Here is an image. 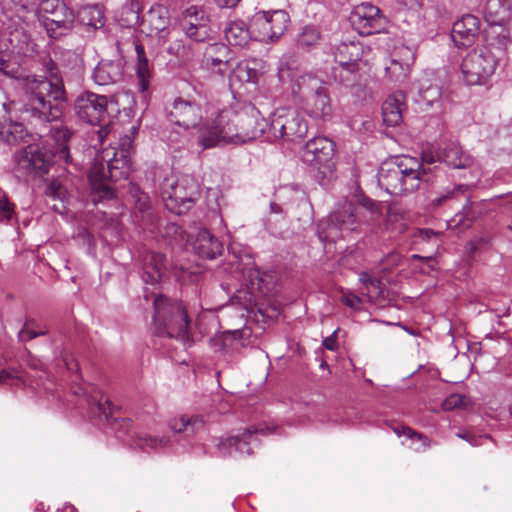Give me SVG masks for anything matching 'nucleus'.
Here are the masks:
<instances>
[{
  "instance_id": "11",
  "label": "nucleus",
  "mask_w": 512,
  "mask_h": 512,
  "mask_svg": "<svg viewBox=\"0 0 512 512\" xmlns=\"http://www.w3.org/2000/svg\"><path fill=\"white\" fill-rule=\"evenodd\" d=\"M290 17L284 10L260 11L251 19L254 39L261 42L278 40L287 30Z\"/></svg>"
},
{
  "instance_id": "44",
  "label": "nucleus",
  "mask_w": 512,
  "mask_h": 512,
  "mask_svg": "<svg viewBox=\"0 0 512 512\" xmlns=\"http://www.w3.org/2000/svg\"><path fill=\"white\" fill-rule=\"evenodd\" d=\"M234 77L243 83H255L258 80L259 72L255 67H251L248 62L239 63L234 69Z\"/></svg>"
},
{
  "instance_id": "63",
  "label": "nucleus",
  "mask_w": 512,
  "mask_h": 512,
  "mask_svg": "<svg viewBox=\"0 0 512 512\" xmlns=\"http://www.w3.org/2000/svg\"><path fill=\"white\" fill-rule=\"evenodd\" d=\"M184 50H185V46H184L182 40H176L173 44H171L167 48V52L170 55H174V56H179V55L183 54Z\"/></svg>"
},
{
  "instance_id": "33",
  "label": "nucleus",
  "mask_w": 512,
  "mask_h": 512,
  "mask_svg": "<svg viewBox=\"0 0 512 512\" xmlns=\"http://www.w3.org/2000/svg\"><path fill=\"white\" fill-rule=\"evenodd\" d=\"M170 427L175 433H185L186 436H190L204 428V420L198 415H182L172 420Z\"/></svg>"
},
{
  "instance_id": "43",
  "label": "nucleus",
  "mask_w": 512,
  "mask_h": 512,
  "mask_svg": "<svg viewBox=\"0 0 512 512\" xmlns=\"http://www.w3.org/2000/svg\"><path fill=\"white\" fill-rule=\"evenodd\" d=\"M468 189V185L454 184L452 187H448L444 191L439 192L437 196L431 200V205L433 208L440 207L448 200L455 199L459 195L465 194Z\"/></svg>"
},
{
  "instance_id": "34",
  "label": "nucleus",
  "mask_w": 512,
  "mask_h": 512,
  "mask_svg": "<svg viewBox=\"0 0 512 512\" xmlns=\"http://www.w3.org/2000/svg\"><path fill=\"white\" fill-rule=\"evenodd\" d=\"M228 48L223 44L213 43L209 44L206 48L204 57L207 65L215 68L218 67V71L223 74L224 70L222 66L228 65Z\"/></svg>"
},
{
  "instance_id": "37",
  "label": "nucleus",
  "mask_w": 512,
  "mask_h": 512,
  "mask_svg": "<svg viewBox=\"0 0 512 512\" xmlns=\"http://www.w3.org/2000/svg\"><path fill=\"white\" fill-rule=\"evenodd\" d=\"M321 32L318 27L314 25L305 26L299 33L296 43L298 49L309 51L320 44Z\"/></svg>"
},
{
  "instance_id": "52",
  "label": "nucleus",
  "mask_w": 512,
  "mask_h": 512,
  "mask_svg": "<svg viewBox=\"0 0 512 512\" xmlns=\"http://www.w3.org/2000/svg\"><path fill=\"white\" fill-rule=\"evenodd\" d=\"M14 214V205L10 203L6 196L0 199V221L9 222Z\"/></svg>"
},
{
  "instance_id": "14",
  "label": "nucleus",
  "mask_w": 512,
  "mask_h": 512,
  "mask_svg": "<svg viewBox=\"0 0 512 512\" xmlns=\"http://www.w3.org/2000/svg\"><path fill=\"white\" fill-rule=\"evenodd\" d=\"M166 118L170 123L189 130L201 122L202 108L195 100L176 97L166 107Z\"/></svg>"
},
{
  "instance_id": "42",
  "label": "nucleus",
  "mask_w": 512,
  "mask_h": 512,
  "mask_svg": "<svg viewBox=\"0 0 512 512\" xmlns=\"http://www.w3.org/2000/svg\"><path fill=\"white\" fill-rule=\"evenodd\" d=\"M189 25L183 27V30L187 37L196 42H205L212 39L211 30L209 29L207 22L194 23L193 21L188 22Z\"/></svg>"
},
{
  "instance_id": "51",
  "label": "nucleus",
  "mask_w": 512,
  "mask_h": 512,
  "mask_svg": "<svg viewBox=\"0 0 512 512\" xmlns=\"http://www.w3.org/2000/svg\"><path fill=\"white\" fill-rule=\"evenodd\" d=\"M402 432L407 438L421 442L424 449L431 446V439L421 432H417L412 428H404Z\"/></svg>"
},
{
  "instance_id": "46",
  "label": "nucleus",
  "mask_w": 512,
  "mask_h": 512,
  "mask_svg": "<svg viewBox=\"0 0 512 512\" xmlns=\"http://www.w3.org/2000/svg\"><path fill=\"white\" fill-rule=\"evenodd\" d=\"M441 95L442 91L438 85H421L419 88V100L425 103L427 106H432L434 103L438 102L441 98Z\"/></svg>"
},
{
  "instance_id": "31",
  "label": "nucleus",
  "mask_w": 512,
  "mask_h": 512,
  "mask_svg": "<svg viewBox=\"0 0 512 512\" xmlns=\"http://www.w3.org/2000/svg\"><path fill=\"white\" fill-rule=\"evenodd\" d=\"M487 42V47L490 50L492 48L496 49V55L500 58L505 54L508 46L512 44V36L509 29L504 27L503 24L493 25L487 34Z\"/></svg>"
},
{
  "instance_id": "21",
  "label": "nucleus",
  "mask_w": 512,
  "mask_h": 512,
  "mask_svg": "<svg viewBox=\"0 0 512 512\" xmlns=\"http://www.w3.org/2000/svg\"><path fill=\"white\" fill-rule=\"evenodd\" d=\"M124 76V61L101 60L93 71V79L100 86L115 84L120 82Z\"/></svg>"
},
{
  "instance_id": "41",
  "label": "nucleus",
  "mask_w": 512,
  "mask_h": 512,
  "mask_svg": "<svg viewBox=\"0 0 512 512\" xmlns=\"http://www.w3.org/2000/svg\"><path fill=\"white\" fill-rule=\"evenodd\" d=\"M133 444L142 450L147 448L152 450H158L160 448H164L169 444V438L163 437H155L146 434H138L133 439Z\"/></svg>"
},
{
  "instance_id": "40",
  "label": "nucleus",
  "mask_w": 512,
  "mask_h": 512,
  "mask_svg": "<svg viewBox=\"0 0 512 512\" xmlns=\"http://www.w3.org/2000/svg\"><path fill=\"white\" fill-rule=\"evenodd\" d=\"M242 336L240 330L226 331L215 335L210 339V345L215 351L224 352L232 347L233 342L239 340Z\"/></svg>"
},
{
  "instance_id": "61",
  "label": "nucleus",
  "mask_w": 512,
  "mask_h": 512,
  "mask_svg": "<svg viewBox=\"0 0 512 512\" xmlns=\"http://www.w3.org/2000/svg\"><path fill=\"white\" fill-rule=\"evenodd\" d=\"M20 378L19 370L15 368L0 370V384H5L9 380Z\"/></svg>"
},
{
  "instance_id": "24",
  "label": "nucleus",
  "mask_w": 512,
  "mask_h": 512,
  "mask_svg": "<svg viewBox=\"0 0 512 512\" xmlns=\"http://www.w3.org/2000/svg\"><path fill=\"white\" fill-rule=\"evenodd\" d=\"M263 429H259L258 427L252 425L250 427L245 428L241 433L230 436L226 439H221L218 447L220 450L230 449L235 447L237 451L242 454L251 455L253 453L250 444L252 441L256 440V434L263 433Z\"/></svg>"
},
{
  "instance_id": "59",
  "label": "nucleus",
  "mask_w": 512,
  "mask_h": 512,
  "mask_svg": "<svg viewBox=\"0 0 512 512\" xmlns=\"http://www.w3.org/2000/svg\"><path fill=\"white\" fill-rule=\"evenodd\" d=\"M439 234H440L439 232H437L433 229L422 228V229H417L413 233V237L420 239L422 241L428 242V241L432 240L433 238H437L439 236Z\"/></svg>"
},
{
  "instance_id": "13",
  "label": "nucleus",
  "mask_w": 512,
  "mask_h": 512,
  "mask_svg": "<svg viewBox=\"0 0 512 512\" xmlns=\"http://www.w3.org/2000/svg\"><path fill=\"white\" fill-rule=\"evenodd\" d=\"M200 195L198 182L190 175L181 176L171 191L167 192L166 206L174 213L181 215L188 211Z\"/></svg>"
},
{
  "instance_id": "19",
  "label": "nucleus",
  "mask_w": 512,
  "mask_h": 512,
  "mask_svg": "<svg viewBox=\"0 0 512 512\" xmlns=\"http://www.w3.org/2000/svg\"><path fill=\"white\" fill-rule=\"evenodd\" d=\"M480 31V20L472 14H466L454 22L451 37L454 44L461 48L475 43Z\"/></svg>"
},
{
  "instance_id": "22",
  "label": "nucleus",
  "mask_w": 512,
  "mask_h": 512,
  "mask_svg": "<svg viewBox=\"0 0 512 512\" xmlns=\"http://www.w3.org/2000/svg\"><path fill=\"white\" fill-rule=\"evenodd\" d=\"M194 252L206 259H215L223 252L222 242L207 229H200L192 242Z\"/></svg>"
},
{
  "instance_id": "28",
  "label": "nucleus",
  "mask_w": 512,
  "mask_h": 512,
  "mask_svg": "<svg viewBox=\"0 0 512 512\" xmlns=\"http://www.w3.org/2000/svg\"><path fill=\"white\" fill-rule=\"evenodd\" d=\"M224 35L227 42L236 47H243L254 38L251 24L248 27L242 20L229 22L224 29Z\"/></svg>"
},
{
  "instance_id": "25",
  "label": "nucleus",
  "mask_w": 512,
  "mask_h": 512,
  "mask_svg": "<svg viewBox=\"0 0 512 512\" xmlns=\"http://www.w3.org/2000/svg\"><path fill=\"white\" fill-rule=\"evenodd\" d=\"M92 190L99 194L100 198L110 199L113 197V191L108 184L109 174L107 164L95 161L88 174Z\"/></svg>"
},
{
  "instance_id": "17",
  "label": "nucleus",
  "mask_w": 512,
  "mask_h": 512,
  "mask_svg": "<svg viewBox=\"0 0 512 512\" xmlns=\"http://www.w3.org/2000/svg\"><path fill=\"white\" fill-rule=\"evenodd\" d=\"M169 25L170 15L168 8L161 4H154L143 16L141 30L148 36H159L160 40L165 41L171 34Z\"/></svg>"
},
{
  "instance_id": "32",
  "label": "nucleus",
  "mask_w": 512,
  "mask_h": 512,
  "mask_svg": "<svg viewBox=\"0 0 512 512\" xmlns=\"http://www.w3.org/2000/svg\"><path fill=\"white\" fill-rule=\"evenodd\" d=\"M131 165V158L112 154V157L107 160L109 180L117 182L127 179L131 173Z\"/></svg>"
},
{
  "instance_id": "62",
  "label": "nucleus",
  "mask_w": 512,
  "mask_h": 512,
  "mask_svg": "<svg viewBox=\"0 0 512 512\" xmlns=\"http://www.w3.org/2000/svg\"><path fill=\"white\" fill-rule=\"evenodd\" d=\"M342 302L350 308L357 309L361 303V300L356 295H353V294L346 295L345 294L342 296Z\"/></svg>"
},
{
  "instance_id": "7",
  "label": "nucleus",
  "mask_w": 512,
  "mask_h": 512,
  "mask_svg": "<svg viewBox=\"0 0 512 512\" xmlns=\"http://www.w3.org/2000/svg\"><path fill=\"white\" fill-rule=\"evenodd\" d=\"M223 142L245 143L261 136L264 129L258 128L256 119L246 112L223 110L216 117Z\"/></svg>"
},
{
  "instance_id": "15",
  "label": "nucleus",
  "mask_w": 512,
  "mask_h": 512,
  "mask_svg": "<svg viewBox=\"0 0 512 512\" xmlns=\"http://www.w3.org/2000/svg\"><path fill=\"white\" fill-rule=\"evenodd\" d=\"M351 20L362 35L381 33L388 23L386 17L381 14V10L368 2L356 6Z\"/></svg>"
},
{
  "instance_id": "27",
  "label": "nucleus",
  "mask_w": 512,
  "mask_h": 512,
  "mask_svg": "<svg viewBox=\"0 0 512 512\" xmlns=\"http://www.w3.org/2000/svg\"><path fill=\"white\" fill-rule=\"evenodd\" d=\"M363 53L364 47L360 42H341L335 48L334 57L340 66L358 65Z\"/></svg>"
},
{
  "instance_id": "57",
  "label": "nucleus",
  "mask_w": 512,
  "mask_h": 512,
  "mask_svg": "<svg viewBox=\"0 0 512 512\" xmlns=\"http://www.w3.org/2000/svg\"><path fill=\"white\" fill-rule=\"evenodd\" d=\"M358 203L360 206L367 209L372 214H380L381 213L379 205L373 199L369 198L366 195H360L358 197Z\"/></svg>"
},
{
  "instance_id": "9",
  "label": "nucleus",
  "mask_w": 512,
  "mask_h": 512,
  "mask_svg": "<svg viewBox=\"0 0 512 512\" xmlns=\"http://www.w3.org/2000/svg\"><path fill=\"white\" fill-rule=\"evenodd\" d=\"M499 56L488 47L470 51L462 60L461 71L467 85H483L494 74Z\"/></svg>"
},
{
  "instance_id": "23",
  "label": "nucleus",
  "mask_w": 512,
  "mask_h": 512,
  "mask_svg": "<svg viewBox=\"0 0 512 512\" xmlns=\"http://www.w3.org/2000/svg\"><path fill=\"white\" fill-rule=\"evenodd\" d=\"M166 271V258L158 252H147L143 257L142 279L147 284H156L162 280Z\"/></svg>"
},
{
  "instance_id": "1",
  "label": "nucleus",
  "mask_w": 512,
  "mask_h": 512,
  "mask_svg": "<svg viewBox=\"0 0 512 512\" xmlns=\"http://www.w3.org/2000/svg\"><path fill=\"white\" fill-rule=\"evenodd\" d=\"M45 75L27 76L24 80V103L20 109L22 117L39 135L49 131L54 144L51 151L35 145H28L14 156L16 170L23 174L42 176L47 173L53 161L72 164L69 142L73 132L65 126L48 127V124L60 120L68 101L67 92L57 63L50 57L42 59Z\"/></svg>"
},
{
  "instance_id": "5",
  "label": "nucleus",
  "mask_w": 512,
  "mask_h": 512,
  "mask_svg": "<svg viewBox=\"0 0 512 512\" xmlns=\"http://www.w3.org/2000/svg\"><path fill=\"white\" fill-rule=\"evenodd\" d=\"M292 94L302 109L315 119L327 120L332 116L328 84L318 76L300 75L292 86Z\"/></svg>"
},
{
  "instance_id": "39",
  "label": "nucleus",
  "mask_w": 512,
  "mask_h": 512,
  "mask_svg": "<svg viewBox=\"0 0 512 512\" xmlns=\"http://www.w3.org/2000/svg\"><path fill=\"white\" fill-rule=\"evenodd\" d=\"M27 135L21 123L11 122L0 127V139L8 145H16Z\"/></svg>"
},
{
  "instance_id": "38",
  "label": "nucleus",
  "mask_w": 512,
  "mask_h": 512,
  "mask_svg": "<svg viewBox=\"0 0 512 512\" xmlns=\"http://www.w3.org/2000/svg\"><path fill=\"white\" fill-rule=\"evenodd\" d=\"M218 124L216 119L210 126H204L199 129L197 142L203 149H209L215 147L219 143L223 142L221 134L219 133Z\"/></svg>"
},
{
  "instance_id": "18",
  "label": "nucleus",
  "mask_w": 512,
  "mask_h": 512,
  "mask_svg": "<svg viewBox=\"0 0 512 512\" xmlns=\"http://www.w3.org/2000/svg\"><path fill=\"white\" fill-rule=\"evenodd\" d=\"M43 24L50 38L59 39L74 29L76 17L73 10L64 3L51 16H45Z\"/></svg>"
},
{
  "instance_id": "64",
  "label": "nucleus",
  "mask_w": 512,
  "mask_h": 512,
  "mask_svg": "<svg viewBox=\"0 0 512 512\" xmlns=\"http://www.w3.org/2000/svg\"><path fill=\"white\" fill-rule=\"evenodd\" d=\"M135 205L141 212L146 211L149 208L148 196L145 193L140 192L135 200Z\"/></svg>"
},
{
  "instance_id": "20",
  "label": "nucleus",
  "mask_w": 512,
  "mask_h": 512,
  "mask_svg": "<svg viewBox=\"0 0 512 512\" xmlns=\"http://www.w3.org/2000/svg\"><path fill=\"white\" fill-rule=\"evenodd\" d=\"M436 157L438 162H443L453 169H466L473 164L472 157L454 141H446L440 145L436 151Z\"/></svg>"
},
{
  "instance_id": "3",
  "label": "nucleus",
  "mask_w": 512,
  "mask_h": 512,
  "mask_svg": "<svg viewBox=\"0 0 512 512\" xmlns=\"http://www.w3.org/2000/svg\"><path fill=\"white\" fill-rule=\"evenodd\" d=\"M76 117L91 126H99L98 136L101 141L109 134L112 119L120 113L117 95H102L92 91H83L76 96L73 103Z\"/></svg>"
},
{
  "instance_id": "47",
  "label": "nucleus",
  "mask_w": 512,
  "mask_h": 512,
  "mask_svg": "<svg viewBox=\"0 0 512 512\" xmlns=\"http://www.w3.org/2000/svg\"><path fill=\"white\" fill-rule=\"evenodd\" d=\"M193 21L194 23L208 22V18L205 16V12L198 6H190L183 12L182 27L189 25L188 22Z\"/></svg>"
},
{
  "instance_id": "49",
  "label": "nucleus",
  "mask_w": 512,
  "mask_h": 512,
  "mask_svg": "<svg viewBox=\"0 0 512 512\" xmlns=\"http://www.w3.org/2000/svg\"><path fill=\"white\" fill-rule=\"evenodd\" d=\"M2 13L8 18L12 19L14 15L25 11V6L22 0H1L0 2Z\"/></svg>"
},
{
  "instance_id": "45",
  "label": "nucleus",
  "mask_w": 512,
  "mask_h": 512,
  "mask_svg": "<svg viewBox=\"0 0 512 512\" xmlns=\"http://www.w3.org/2000/svg\"><path fill=\"white\" fill-rule=\"evenodd\" d=\"M138 131V128L135 126L131 127L132 135H124L120 137L117 146L113 147V154L119 155L121 157L131 158V153L133 151V135H135Z\"/></svg>"
},
{
  "instance_id": "26",
  "label": "nucleus",
  "mask_w": 512,
  "mask_h": 512,
  "mask_svg": "<svg viewBox=\"0 0 512 512\" xmlns=\"http://www.w3.org/2000/svg\"><path fill=\"white\" fill-rule=\"evenodd\" d=\"M76 23L86 27L87 31L100 29L105 24L103 9L100 5H85L77 11Z\"/></svg>"
},
{
  "instance_id": "6",
  "label": "nucleus",
  "mask_w": 512,
  "mask_h": 512,
  "mask_svg": "<svg viewBox=\"0 0 512 512\" xmlns=\"http://www.w3.org/2000/svg\"><path fill=\"white\" fill-rule=\"evenodd\" d=\"M378 184L391 195H405L416 191L421 183L419 162L403 157L384 163L378 172Z\"/></svg>"
},
{
  "instance_id": "30",
  "label": "nucleus",
  "mask_w": 512,
  "mask_h": 512,
  "mask_svg": "<svg viewBox=\"0 0 512 512\" xmlns=\"http://www.w3.org/2000/svg\"><path fill=\"white\" fill-rule=\"evenodd\" d=\"M510 14V0H487L484 8V16L492 26L504 24L510 19Z\"/></svg>"
},
{
  "instance_id": "4",
  "label": "nucleus",
  "mask_w": 512,
  "mask_h": 512,
  "mask_svg": "<svg viewBox=\"0 0 512 512\" xmlns=\"http://www.w3.org/2000/svg\"><path fill=\"white\" fill-rule=\"evenodd\" d=\"M65 365L69 372L74 373L76 380H82L80 375L79 362L74 359H65ZM71 391L76 396H84L89 407V412L93 418L105 422L115 430H123L125 433L130 431L132 421L129 418H114L115 407L109 399L104 398L103 394L93 385L74 382Z\"/></svg>"
},
{
  "instance_id": "53",
  "label": "nucleus",
  "mask_w": 512,
  "mask_h": 512,
  "mask_svg": "<svg viewBox=\"0 0 512 512\" xmlns=\"http://www.w3.org/2000/svg\"><path fill=\"white\" fill-rule=\"evenodd\" d=\"M0 72L5 76L15 78L17 77L18 67L0 54Z\"/></svg>"
},
{
  "instance_id": "10",
  "label": "nucleus",
  "mask_w": 512,
  "mask_h": 512,
  "mask_svg": "<svg viewBox=\"0 0 512 512\" xmlns=\"http://www.w3.org/2000/svg\"><path fill=\"white\" fill-rule=\"evenodd\" d=\"M357 208L346 203L329 214L325 221L318 224V236L322 242H336L346 234L353 232L357 224Z\"/></svg>"
},
{
  "instance_id": "16",
  "label": "nucleus",
  "mask_w": 512,
  "mask_h": 512,
  "mask_svg": "<svg viewBox=\"0 0 512 512\" xmlns=\"http://www.w3.org/2000/svg\"><path fill=\"white\" fill-rule=\"evenodd\" d=\"M415 54L412 49L401 45L391 52L385 65V77L394 84L403 83L414 64Z\"/></svg>"
},
{
  "instance_id": "50",
  "label": "nucleus",
  "mask_w": 512,
  "mask_h": 512,
  "mask_svg": "<svg viewBox=\"0 0 512 512\" xmlns=\"http://www.w3.org/2000/svg\"><path fill=\"white\" fill-rule=\"evenodd\" d=\"M456 436L474 447L483 445L487 440L492 441V437L488 434L476 435L470 431H458Z\"/></svg>"
},
{
  "instance_id": "48",
  "label": "nucleus",
  "mask_w": 512,
  "mask_h": 512,
  "mask_svg": "<svg viewBox=\"0 0 512 512\" xmlns=\"http://www.w3.org/2000/svg\"><path fill=\"white\" fill-rule=\"evenodd\" d=\"M137 77L139 90L145 92L149 88L150 69L148 59L137 61Z\"/></svg>"
},
{
  "instance_id": "36",
  "label": "nucleus",
  "mask_w": 512,
  "mask_h": 512,
  "mask_svg": "<svg viewBox=\"0 0 512 512\" xmlns=\"http://www.w3.org/2000/svg\"><path fill=\"white\" fill-rule=\"evenodd\" d=\"M141 6L138 0H130L125 3L119 14L118 21L123 27H134L140 21Z\"/></svg>"
},
{
  "instance_id": "12",
  "label": "nucleus",
  "mask_w": 512,
  "mask_h": 512,
  "mask_svg": "<svg viewBox=\"0 0 512 512\" xmlns=\"http://www.w3.org/2000/svg\"><path fill=\"white\" fill-rule=\"evenodd\" d=\"M270 131L274 137L295 141L306 136L308 124L295 109L281 108L274 113L271 119Z\"/></svg>"
},
{
  "instance_id": "2",
  "label": "nucleus",
  "mask_w": 512,
  "mask_h": 512,
  "mask_svg": "<svg viewBox=\"0 0 512 512\" xmlns=\"http://www.w3.org/2000/svg\"><path fill=\"white\" fill-rule=\"evenodd\" d=\"M153 298V334L159 337H169L180 340L184 345L192 342L190 332V318L186 306L178 300L168 298L162 294L154 295L145 291L144 299Z\"/></svg>"
},
{
  "instance_id": "60",
  "label": "nucleus",
  "mask_w": 512,
  "mask_h": 512,
  "mask_svg": "<svg viewBox=\"0 0 512 512\" xmlns=\"http://www.w3.org/2000/svg\"><path fill=\"white\" fill-rule=\"evenodd\" d=\"M437 160L436 154H427L424 153L422 156V162L419 163L421 178L431 171L430 165L435 163Z\"/></svg>"
},
{
  "instance_id": "8",
  "label": "nucleus",
  "mask_w": 512,
  "mask_h": 512,
  "mask_svg": "<svg viewBox=\"0 0 512 512\" xmlns=\"http://www.w3.org/2000/svg\"><path fill=\"white\" fill-rule=\"evenodd\" d=\"M335 143L327 137H314L309 140L301 153L302 161L316 171L320 181L330 178L335 170Z\"/></svg>"
},
{
  "instance_id": "56",
  "label": "nucleus",
  "mask_w": 512,
  "mask_h": 512,
  "mask_svg": "<svg viewBox=\"0 0 512 512\" xmlns=\"http://www.w3.org/2000/svg\"><path fill=\"white\" fill-rule=\"evenodd\" d=\"M472 203L470 199H467L466 204L463 206L462 212L458 213L455 218H459L458 220L455 219L454 221L458 224H464V221H470L472 222L474 219V213L472 211Z\"/></svg>"
},
{
  "instance_id": "58",
  "label": "nucleus",
  "mask_w": 512,
  "mask_h": 512,
  "mask_svg": "<svg viewBox=\"0 0 512 512\" xmlns=\"http://www.w3.org/2000/svg\"><path fill=\"white\" fill-rule=\"evenodd\" d=\"M463 401H464V397L462 395L452 394L444 400L442 407L445 410H453V409H456V408H459L460 406H462Z\"/></svg>"
},
{
  "instance_id": "29",
  "label": "nucleus",
  "mask_w": 512,
  "mask_h": 512,
  "mask_svg": "<svg viewBox=\"0 0 512 512\" xmlns=\"http://www.w3.org/2000/svg\"><path fill=\"white\" fill-rule=\"evenodd\" d=\"M335 79L345 88L353 90L356 95H359L366 88L362 83L358 65L340 66V69L335 71Z\"/></svg>"
},
{
  "instance_id": "55",
  "label": "nucleus",
  "mask_w": 512,
  "mask_h": 512,
  "mask_svg": "<svg viewBox=\"0 0 512 512\" xmlns=\"http://www.w3.org/2000/svg\"><path fill=\"white\" fill-rule=\"evenodd\" d=\"M64 2L61 0H43L40 4V10L43 13V18L45 16H51V13H55Z\"/></svg>"
},
{
  "instance_id": "54",
  "label": "nucleus",
  "mask_w": 512,
  "mask_h": 512,
  "mask_svg": "<svg viewBox=\"0 0 512 512\" xmlns=\"http://www.w3.org/2000/svg\"><path fill=\"white\" fill-rule=\"evenodd\" d=\"M34 323L33 319H26V322L24 324V327L21 329L19 335L23 340H31L38 336L45 335L47 333L46 330H42L39 332H36L33 329H29L28 326L32 325Z\"/></svg>"
},
{
  "instance_id": "35",
  "label": "nucleus",
  "mask_w": 512,
  "mask_h": 512,
  "mask_svg": "<svg viewBox=\"0 0 512 512\" xmlns=\"http://www.w3.org/2000/svg\"><path fill=\"white\" fill-rule=\"evenodd\" d=\"M383 122L387 126H397L402 122V103L393 96H389L382 104Z\"/></svg>"
}]
</instances>
